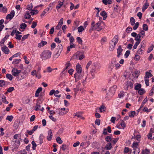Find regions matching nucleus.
<instances>
[{
	"label": "nucleus",
	"instance_id": "15",
	"mask_svg": "<svg viewBox=\"0 0 154 154\" xmlns=\"http://www.w3.org/2000/svg\"><path fill=\"white\" fill-rule=\"evenodd\" d=\"M63 18H61L58 23L56 27V29L59 30L60 29L63 23Z\"/></svg>",
	"mask_w": 154,
	"mask_h": 154
},
{
	"label": "nucleus",
	"instance_id": "51",
	"mask_svg": "<svg viewBox=\"0 0 154 154\" xmlns=\"http://www.w3.org/2000/svg\"><path fill=\"white\" fill-rule=\"evenodd\" d=\"M124 92L123 91L120 92V93L118 94V97L119 98H122L124 96Z\"/></svg>",
	"mask_w": 154,
	"mask_h": 154
},
{
	"label": "nucleus",
	"instance_id": "47",
	"mask_svg": "<svg viewBox=\"0 0 154 154\" xmlns=\"http://www.w3.org/2000/svg\"><path fill=\"white\" fill-rule=\"evenodd\" d=\"M130 21L132 26H133L135 24V20L133 17H132L130 18Z\"/></svg>",
	"mask_w": 154,
	"mask_h": 154
},
{
	"label": "nucleus",
	"instance_id": "31",
	"mask_svg": "<svg viewBox=\"0 0 154 154\" xmlns=\"http://www.w3.org/2000/svg\"><path fill=\"white\" fill-rule=\"evenodd\" d=\"M102 2L105 5L107 4H111L112 3L111 0H102Z\"/></svg>",
	"mask_w": 154,
	"mask_h": 154
},
{
	"label": "nucleus",
	"instance_id": "41",
	"mask_svg": "<svg viewBox=\"0 0 154 154\" xmlns=\"http://www.w3.org/2000/svg\"><path fill=\"white\" fill-rule=\"evenodd\" d=\"M38 13V11L37 10H32L31 11L30 13L32 15L37 14Z\"/></svg>",
	"mask_w": 154,
	"mask_h": 154
},
{
	"label": "nucleus",
	"instance_id": "25",
	"mask_svg": "<svg viewBox=\"0 0 154 154\" xmlns=\"http://www.w3.org/2000/svg\"><path fill=\"white\" fill-rule=\"evenodd\" d=\"M101 16L103 17V20H105L107 17V14L105 11H102L100 13Z\"/></svg>",
	"mask_w": 154,
	"mask_h": 154
},
{
	"label": "nucleus",
	"instance_id": "44",
	"mask_svg": "<svg viewBox=\"0 0 154 154\" xmlns=\"http://www.w3.org/2000/svg\"><path fill=\"white\" fill-rule=\"evenodd\" d=\"M6 77L10 80H12L13 79L12 75L10 74H7L6 75Z\"/></svg>",
	"mask_w": 154,
	"mask_h": 154
},
{
	"label": "nucleus",
	"instance_id": "59",
	"mask_svg": "<svg viewBox=\"0 0 154 154\" xmlns=\"http://www.w3.org/2000/svg\"><path fill=\"white\" fill-rule=\"evenodd\" d=\"M140 42L139 41V42H136L135 43L133 46L134 49H136L137 46L138 45L140 44Z\"/></svg>",
	"mask_w": 154,
	"mask_h": 154
},
{
	"label": "nucleus",
	"instance_id": "11",
	"mask_svg": "<svg viewBox=\"0 0 154 154\" xmlns=\"http://www.w3.org/2000/svg\"><path fill=\"white\" fill-rule=\"evenodd\" d=\"M76 72L75 73H79L83 72L81 65L79 63H77L76 66Z\"/></svg>",
	"mask_w": 154,
	"mask_h": 154
},
{
	"label": "nucleus",
	"instance_id": "24",
	"mask_svg": "<svg viewBox=\"0 0 154 154\" xmlns=\"http://www.w3.org/2000/svg\"><path fill=\"white\" fill-rule=\"evenodd\" d=\"M42 90V88L41 87L39 88L36 90L35 92V96L38 97L39 96V93Z\"/></svg>",
	"mask_w": 154,
	"mask_h": 154
},
{
	"label": "nucleus",
	"instance_id": "23",
	"mask_svg": "<svg viewBox=\"0 0 154 154\" xmlns=\"http://www.w3.org/2000/svg\"><path fill=\"white\" fill-rule=\"evenodd\" d=\"M116 86L115 85L112 87L110 89L109 91L112 93V94H113L115 93L116 90Z\"/></svg>",
	"mask_w": 154,
	"mask_h": 154
},
{
	"label": "nucleus",
	"instance_id": "18",
	"mask_svg": "<svg viewBox=\"0 0 154 154\" xmlns=\"http://www.w3.org/2000/svg\"><path fill=\"white\" fill-rule=\"evenodd\" d=\"M2 50L3 52L5 54H8L9 52V49L8 48V47L5 46L4 47H2Z\"/></svg>",
	"mask_w": 154,
	"mask_h": 154
},
{
	"label": "nucleus",
	"instance_id": "27",
	"mask_svg": "<svg viewBox=\"0 0 154 154\" xmlns=\"http://www.w3.org/2000/svg\"><path fill=\"white\" fill-rule=\"evenodd\" d=\"M80 85V83H78V85L76 86V88H74L73 89L74 91L75 94H76V93L78 92V91H79L80 90L79 85Z\"/></svg>",
	"mask_w": 154,
	"mask_h": 154
},
{
	"label": "nucleus",
	"instance_id": "36",
	"mask_svg": "<svg viewBox=\"0 0 154 154\" xmlns=\"http://www.w3.org/2000/svg\"><path fill=\"white\" fill-rule=\"evenodd\" d=\"M145 91L143 88H140L139 90L138 91V93L140 95H143L145 92Z\"/></svg>",
	"mask_w": 154,
	"mask_h": 154
},
{
	"label": "nucleus",
	"instance_id": "52",
	"mask_svg": "<svg viewBox=\"0 0 154 154\" xmlns=\"http://www.w3.org/2000/svg\"><path fill=\"white\" fill-rule=\"evenodd\" d=\"M59 93V91L58 90L56 91H55V92L54 93V96L57 97H60L61 96L60 95H58V94Z\"/></svg>",
	"mask_w": 154,
	"mask_h": 154
},
{
	"label": "nucleus",
	"instance_id": "3",
	"mask_svg": "<svg viewBox=\"0 0 154 154\" xmlns=\"http://www.w3.org/2000/svg\"><path fill=\"white\" fill-rule=\"evenodd\" d=\"M68 111V109H67L66 110L64 108H58L56 109V112H58L59 114L60 115L63 116L66 114Z\"/></svg>",
	"mask_w": 154,
	"mask_h": 154
},
{
	"label": "nucleus",
	"instance_id": "20",
	"mask_svg": "<svg viewBox=\"0 0 154 154\" xmlns=\"http://www.w3.org/2000/svg\"><path fill=\"white\" fill-rule=\"evenodd\" d=\"M90 144V142L89 141H86L85 142H82L81 143L80 146L83 147L85 146V148L88 147Z\"/></svg>",
	"mask_w": 154,
	"mask_h": 154
},
{
	"label": "nucleus",
	"instance_id": "50",
	"mask_svg": "<svg viewBox=\"0 0 154 154\" xmlns=\"http://www.w3.org/2000/svg\"><path fill=\"white\" fill-rule=\"evenodd\" d=\"M116 45L110 43V46L109 47V50L110 51H112L115 48V47Z\"/></svg>",
	"mask_w": 154,
	"mask_h": 154
},
{
	"label": "nucleus",
	"instance_id": "56",
	"mask_svg": "<svg viewBox=\"0 0 154 154\" xmlns=\"http://www.w3.org/2000/svg\"><path fill=\"white\" fill-rule=\"evenodd\" d=\"M26 24L25 23H22L20 25V28L21 29H25L26 27Z\"/></svg>",
	"mask_w": 154,
	"mask_h": 154
},
{
	"label": "nucleus",
	"instance_id": "32",
	"mask_svg": "<svg viewBox=\"0 0 154 154\" xmlns=\"http://www.w3.org/2000/svg\"><path fill=\"white\" fill-rule=\"evenodd\" d=\"M31 17L30 13L29 11H27L25 15V17L26 19H29Z\"/></svg>",
	"mask_w": 154,
	"mask_h": 154
},
{
	"label": "nucleus",
	"instance_id": "58",
	"mask_svg": "<svg viewBox=\"0 0 154 154\" xmlns=\"http://www.w3.org/2000/svg\"><path fill=\"white\" fill-rule=\"evenodd\" d=\"M134 24L135 25L133 27V29L135 30L138 27L139 25V23L138 22H137Z\"/></svg>",
	"mask_w": 154,
	"mask_h": 154
},
{
	"label": "nucleus",
	"instance_id": "29",
	"mask_svg": "<svg viewBox=\"0 0 154 154\" xmlns=\"http://www.w3.org/2000/svg\"><path fill=\"white\" fill-rule=\"evenodd\" d=\"M58 4L57 6L56 7V8L57 9H60V7L63 5V2H61L60 1H59L58 2Z\"/></svg>",
	"mask_w": 154,
	"mask_h": 154
},
{
	"label": "nucleus",
	"instance_id": "17",
	"mask_svg": "<svg viewBox=\"0 0 154 154\" xmlns=\"http://www.w3.org/2000/svg\"><path fill=\"white\" fill-rule=\"evenodd\" d=\"M52 133L51 130H49L48 131V136L47 137V139L48 140H51L52 137Z\"/></svg>",
	"mask_w": 154,
	"mask_h": 154
},
{
	"label": "nucleus",
	"instance_id": "5",
	"mask_svg": "<svg viewBox=\"0 0 154 154\" xmlns=\"http://www.w3.org/2000/svg\"><path fill=\"white\" fill-rule=\"evenodd\" d=\"M138 144L137 142H134L132 145V147L134 150L133 152L134 154L136 153L138 154L140 152V149L138 147Z\"/></svg>",
	"mask_w": 154,
	"mask_h": 154
},
{
	"label": "nucleus",
	"instance_id": "30",
	"mask_svg": "<svg viewBox=\"0 0 154 154\" xmlns=\"http://www.w3.org/2000/svg\"><path fill=\"white\" fill-rule=\"evenodd\" d=\"M95 71H93L92 70H91L90 71V73L91 75H89V78L91 79H94L95 76V74L94 73V72Z\"/></svg>",
	"mask_w": 154,
	"mask_h": 154
},
{
	"label": "nucleus",
	"instance_id": "62",
	"mask_svg": "<svg viewBox=\"0 0 154 154\" xmlns=\"http://www.w3.org/2000/svg\"><path fill=\"white\" fill-rule=\"evenodd\" d=\"M21 61V60L20 59H16L15 60H14L13 61L12 63L13 64H17Z\"/></svg>",
	"mask_w": 154,
	"mask_h": 154
},
{
	"label": "nucleus",
	"instance_id": "61",
	"mask_svg": "<svg viewBox=\"0 0 154 154\" xmlns=\"http://www.w3.org/2000/svg\"><path fill=\"white\" fill-rule=\"evenodd\" d=\"M54 41L59 44L61 42V41L59 39V38L58 37L54 39Z\"/></svg>",
	"mask_w": 154,
	"mask_h": 154
},
{
	"label": "nucleus",
	"instance_id": "46",
	"mask_svg": "<svg viewBox=\"0 0 154 154\" xmlns=\"http://www.w3.org/2000/svg\"><path fill=\"white\" fill-rule=\"evenodd\" d=\"M154 93V85L152 86L151 89L150 90V92L149 93V95L152 96Z\"/></svg>",
	"mask_w": 154,
	"mask_h": 154
},
{
	"label": "nucleus",
	"instance_id": "28",
	"mask_svg": "<svg viewBox=\"0 0 154 154\" xmlns=\"http://www.w3.org/2000/svg\"><path fill=\"white\" fill-rule=\"evenodd\" d=\"M112 148V145L111 143H108L105 146V148L106 150H110Z\"/></svg>",
	"mask_w": 154,
	"mask_h": 154
},
{
	"label": "nucleus",
	"instance_id": "42",
	"mask_svg": "<svg viewBox=\"0 0 154 154\" xmlns=\"http://www.w3.org/2000/svg\"><path fill=\"white\" fill-rule=\"evenodd\" d=\"M135 113V111H131L129 113V116L131 118L134 117Z\"/></svg>",
	"mask_w": 154,
	"mask_h": 154
},
{
	"label": "nucleus",
	"instance_id": "14",
	"mask_svg": "<svg viewBox=\"0 0 154 154\" xmlns=\"http://www.w3.org/2000/svg\"><path fill=\"white\" fill-rule=\"evenodd\" d=\"M118 35H115L114 38L112 39L110 43L116 45L118 41Z\"/></svg>",
	"mask_w": 154,
	"mask_h": 154
},
{
	"label": "nucleus",
	"instance_id": "53",
	"mask_svg": "<svg viewBox=\"0 0 154 154\" xmlns=\"http://www.w3.org/2000/svg\"><path fill=\"white\" fill-rule=\"evenodd\" d=\"M13 118V117L12 116H8L6 118V119L8 120L10 122L12 121Z\"/></svg>",
	"mask_w": 154,
	"mask_h": 154
},
{
	"label": "nucleus",
	"instance_id": "26",
	"mask_svg": "<svg viewBox=\"0 0 154 154\" xmlns=\"http://www.w3.org/2000/svg\"><path fill=\"white\" fill-rule=\"evenodd\" d=\"M70 46H69L67 48V52L70 51L71 48H75V45L73 44V43H70Z\"/></svg>",
	"mask_w": 154,
	"mask_h": 154
},
{
	"label": "nucleus",
	"instance_id": "9",
	"mask_svg": "<svg viewBox=\"0 0 154 154\" xmlns=\"http://www.w3.org/2000/svg\"><path fill=\"white\" fill-rule=\"evenodd\" d=\"M129 87H130L131 89L133 88V83L131 82L128 81L127 82L125 86V90H128Z\"/></svg>",
	"mask_w": 154,
	"mask_h": 154
},
{
	"label": "nucleus",
	"instance_id": "2",
	"mask_svg": "<svg viewBox=\"0 0 154 154\" xmlns=\"http://www.w3.org/2000/svg\"><path fill=\"white\" fill-rule=\"evenodd\" d=\"M51 52L49 50L43 51L40 55L42 60H46L50 58L51 56Z\"/></svg>",
	"mask_w": 154,
	"mask_h": 154
},
{
	"label": "nucleus",
	"instance_id": "10",
	"mask_svg": "<svg viewBox=\"0 0 154 154\" xmlns=\"http://www.w3.org/2000/svg\"><path fill=\"white\" fill-rule=\"evenodd\" d=\"M57 51L56 53V55L58 56H59L60 54L63 50V46L61 44H59L57 46Z\"/></svg>",
	"mask_w": 154,
	"mask_h": 154
},
{
	"label": "nucleus",
	"instance_id": "16",
	"mask_svg": "<svg viewBox=\"0 0 154 154\" xmlns=\"http://www.w3.org/2000/svg\"><path fill=\"white\" fill-rule=\"evenodd\" d=\"M122 51L123 50L122 48V46L119 45L118 48L117 49V57H119L121 55Z\"/></svg>",
	"mask_w": 154,
	"mask_h": 154
},
{
	"label": "nucleus",
	"instance_id": "38",
	"mask_svg": "<svg viewBox=\"0 0 154 154\" xmlns=\"http://www.w3.org/2000/svg\"><path fill=\"white\" fill-rule=\"evenodd\" d=\"M56 140V141H57V142L58 143H59V144H61L62 143L63 141L61 140V139L60 137H57V138Z\"/></svg>",
	"mask_w": 154,
	"mask_h": 154
},
{
	"label": "nucleus",
	"instance_id": "34",
	"mask_svg": "<svg viewBox=\"0 0 154 154\" xmlns=\"http://www.w3.org/2000/svg\"><path fill=\"white\" fill-rule=\"evenodd\" d=\"M141 85L140 84H137L134 88V89L136 90H139L141 88Z\"/></svg>",
	"mask_w": 154,
	"mask_h": 154
},
{
	"label": "nucleus",
	"instance_id": "63",
	"mask_svg": "<svg viewBox=\"0 0 154 154\" xmlns=\"http://www.w3.org/2000/svg\"><path fill=\"white\" fill-rule=\"evenodd\" d=\"M15 35L16 36L15 38L16 39L18 40H20L21 39L22 36V35H19L17 34H16Z\"/></svg>",
	"mask_w": 154,
	"mask_h": 154
},
{
	"label": "nucleus",
	"instance_id": "48",
	"mask_svg": "<svg viewBox=\"0 0 154 154\" xmlns=\"http://www.w3.org/2000/svg\"><path fill=\"white\" fill-rule=\"evenodd\" d=\"M66 69H67L69 68L71 66V64L70 63V61H68L66 62Z\"/></svg>",
	"mask_w": 154,
	"mask_h": 154
},
{
	"label": "nucleus",
	"instance_id": "37",
	"mask_svg": "<svg viewBox=\"0 0 154 154\" xmlns=\"http://www.w3.org/2000/svg\"><path fill=\"white\" fill-rule=\"evenodd\" d=\"M106 109V107L103 105H102L100 108V112H105Z\"/></svg>",
	"mask_w": 154,
	"mask_h": 154
},
{
	"label": "nucleus",
	"instance_id": "49",
	"mask_svg": "<svg viewBox=\"0 0 154 154\" xmlns=\"http://www.w3.org/2000/svg\"><path fill=\"white\" fill-rule=\"evenodd\" d=\"M5 82L3 80H0V87H3L5 84Z\"/></svg>",
	"mask_w": 154,
	"mask_h": 154
},
{
	"label": "nucleus",
	"instance_id": "6",
	"mask_svg": "<svg viewBox=\"0 0 154 154\" xmlns=\"http://www.w3.org/2000/svg\"><path fill=\"white\" fill-rule=\"evenodd\" d=\"M85 57L83 54L80 55L79 52H77L73 56V58L75 59H79L80 60L83 59Z\"/></svg>",
	"mask_w": 154,
	"mask_h": 154
},
{
	"label": "nucleus",
	"instance_id": "43",
	"mask_svg": "<svg viewBox=\"0 0 154 154\" xmlns=\"http://www.w3.org/2000/svg\"><path fill=\"white\" fill-rule=\"evenodd\" d=\"M122 122L120 123V125L122 127V129H124L125 127H126V124L124 122V121L123 120H122L121 121Z\"/></svg>",
	"mask_w": 154,
	"mask_h": 154
},
{
	"label": "nucleus",
	"instance_id": "57",
	"mask_svg": "<svg viewBox=\"0 0 154 154\" xmlns=\"http://www.w3.org/2000/svg\"><path fill=\"white\" fill-rule=\"evenodd\" d=\"M143 29L144 30L147 31L148 29V27L147 25L145 24H144L143 25Z\"/></svg>",
	"mask_w": 154,
	"mask_h": 154
},
{
	"label": "nucleus",
	"instance_id": "60",
	"mask_svg": "<svg viewBox=\"0 0 154 154\" xmlns=\"http://www.w3.org/2000/svg\"><path fill=\"white\" fill-rule=\"evenodd\" d=\"M145 79V84H146V86H148L149 85V79H147L146 78H144Z\"/></svg>",
	"mask_w": 154,
	"mask_h": 154
},
{
	"label": "nucleus",
	"instance_id": "64",
	"mask_svg": "<svg viewBox=\"0 0 154 154\" xmlns=\"http://www.w3.org/2000/svg\"><path fill=\"white\" fill-rule=\"evenodd\" d=\"M14 89V88L13 87H11L9 88L7 90L8 92L10 93L12 92Z\"/></svg>",
	"mask_w": 154,
	"mask_h": 154
},
{
	"label": "nucleus",
	"instance_id": "1",
	"mask_svg": "<svg viewBox=\"0 0 154 154\" xmlns=\"http://www.w3.org/2000/svg\"><path fill=\"white\" fill-rule=\"evenodd\" d=\"M104 25V23H101L100 21L95 24V22L93 21L91 23V27L89 31L91 32L93 30H96L97 31H99L103 29V26Z\"/></svg>",
	"mask_w": 154,
	"mask_h": 154
},
{
	"label": "nucleus",
	"instance_id": "39",
	"mask_svg": "<svg viewBox=\"0 0 154 154\" xmlns=\"http://www.w3.org/2000/svg\"><path fill=\"white\" fill-rule=\"evenodd\" d=\"M154 47V45L153 44H152L148 48L147 53H149L152 50Z\"/></svg>",
	"mask_w": 154,
	"mask_h": 154
},
{
	"label": "nucleus",
	"instance_id": "33",
	"mask_svg": "<svg viewBox=\"0 0 154 154\" xmlns=\"http://www.w3.org/2000/svg\"><path fill=\"white\" fill-rule=\"evenodd\" d=\"M2 100L3 102L5 104H7L9 103L8 102L7 100L6 97L4 96H2Z\"/></svg>",
	"mask_w": 154,
	"mask_h": 154
},
{
	"label": "nucleus",
	"instance_id": "4",
	"mask_svg": "<svg viewBox=\"0 0 154 154\" xmlns=\"http://www.w3.org/2000/svg\"><path fill=\"white\" fill-rule=\"evenodd\" d=\"M84 75V72L81 73H75L74 75V77L76 82L79 80L82 79Z\"/></svg>",
	"mask_w": 154,
	"mask_h": 154
},
{
	"label": "nucleus",
	"instance_id": "54",
	"mask_svg": "<svg viewBox=\"0 0 154 154\" xmlns=\"http://www.w3.org/2000/svg\"><path fill=\"white\" fill-rule=\"evenodd\" d=\"M32 148L33 150L35 149L36 146V144L34 141H32Z\"/></svg>",
	"mask_w": 154,
	"mask_h": 154
},
{
	"label": "nucleus",
	"instance_id": "12",
	"mask_svg": "<svg viewBox=\"0 0 154 154\" xmlns=\"http://www.w3.org/2000/svg\"><path fill=\"white\" fill-rule=\"evenodd\" d=\"M15 12L14 11H11L10 14H8L6 18L7 20H11L14 16Z\"/></svg>",
	"mask_w": 154,
	"mask_h": 154
},
{
	"label": "nucleus",
	"instance_id": "13",
	"mask_svg": "<svg viewBox=\"0 0 154 154\" xmlns=\"http://www.w3.org/2000/svg\"><path fill=\"white\" fill-rule=\"evenodd\" d=\"M20 72V70H18L16 69H13L12 71V75L15 76H18Z\"/></svg>",
	"mask_w": 154,
	"mask_h": 154
},
{
	"label": "nucleus",
	"instance_id": "21",
	"mask_svg": "<svg viewBox=\"0 0 154 154\" xmlns=\"http://www.w3.org/2000/svg\"><path fill=\"white\" fill-rule=\"evenodd\" d=\"M149 6V3L148 2H146L145 3L142 7L143 12H144L148 8Z\"/></svg>",
	"mask_w": 154,
	"mask_h": 154
},
{
	"label": "nucleus",
	"instance_id": "40",
	"mask_svg": "<svg viewBox=\"0 0 154 154\" xmlns=\"http://www.w3.org/2000/svg\"><path fill=\"white\" fill-rule=\"evenodd\" d=\"M77 29L79 32H82L85 29V28L82 26H81L79 27H78Z\"/></svg>",
	"mask_w": 154,
	"mask_h": 154
},
{
	"label": "nucleus",
	"instance_id": "45",
	"mask_svg": "<svg viewBox=\"0 0 154 154\" xmlns=\"http://www.w3.org/2000/svg\"><path fill=\"white\" fill-rule=\"evenodd\" d=\"M33 8L32 4L31 3L30 5H28L27 6V7L26 8L27 10L31 11Z\"/></svg>",
	"mask_w": 154,
	"mask_h": 154
},
{
	"label": "nucleus",
	"instance_id": "22",
	"mask_svg": "<svg viewBox=\"0 0 154 154\" xmlns=\"http://www.w3.org/2000/svg\"><path fill=\"white\" fill-rule=\"evenodd\" d=\"M41 107V106L40 105V103L38 102L35 104V110L36 111H38L39 110H40V108Z\"/></svg>",
	"mask_w": 154,
	"mask_h": 154
},
{
	"label": "nucleus",
	"instance_id": "55",
	"mask_svg": "<svg viewBox=\"0 0 154 154\" xmlns=\"http://www.w3.org/2000/svg\"><path fill=\"white\" fill-rule=\"evenodd\" d=\"M76 39L79 44H82V41L80 37H78L76 38Z\"/></svg>",
	"mask_w": 154,
	"mask_h": 154
},
{
	"label": "nucleus",
	"instance_id": "19",
	"mask_svg": "<svg viewBox=\"0 0 154 154\" xmlns=\"http://www.w3.org/2000/svg\"><path fill=\"white\" fill-rule=\"evenodd\" d=\"M151 70H149V72H146L144 78L149 79V78L152 76V75L151 73Z\"/></svg>",
	"mask_w": 154,
	"mask_h": 154
},
{
	"label": "nucleus",
	"instance_id": "8",
	"mask_svg": "<svg viewBox=\"0 0 154 154\" xmlns=\"http://www.w3.org/2000/svg\"><path fill=\"white\" fill-rule=\"evenodd\" d=\"M99 64L97 63H93L91 66L92 69L91 70L95 71L96 70L100 68Z\"/></svg>",
	"mask_w": 154,
	"mask_h": 154
},
{
	"label": "nucleus",
	"instance_id": "7",
	"mask_svg": "<svg viewBox=\"0 0 154 154\" xmlns=\"http://www.w3.org/2000/svg\"><path fill=\"white\" fill-rule=\"evenodd\" d=\"M116 60L115 58H113L112 59L111 63L110 64L109 68L110 69V70L111 71L114 67V66H115L116 63Z\"/></svg>",
	"mask_w": 154,
	"mask_h": 154
},
{
	"label": "nucleus",
	"instance_id": "35",
	"mask_svg": "<svg viewBox=\"0 0 154 154\" xmlns=\"http://www.w3.org/2000/svg\"><path fill=\"white\" fill-rule=\"evenodd\" d=\"M150 152V150L149 149H145L143 150L142 152V154H148Z\"/></svg>",
	"mask_w": 154,
	"mask_h": 154
}]
</instances>
